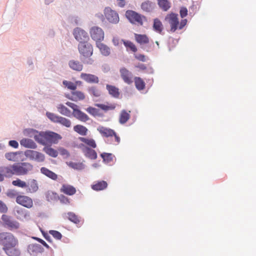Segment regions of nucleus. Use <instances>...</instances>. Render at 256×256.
I'll list each match as a JSON object with an SVG mask.
<instances>
[{"instance_id":"nucleus-1","label":"nucleus","mask_w":256,"mask_h":256,"mask_svg":"<svg viewBox=\"0 0 256 256\" xmlns=\"http://www.w3.org/2000/svg\"><path fill=\"white\" fill-rule=\"evenodd\" d=\"M18 240L12 233L7 232H0V245L8 256H20L21 251L18 248Z\"/></svg>"},{"instance_id":"nucleus-2","label":"nucleus","mask_w":256,"mask_h":256,"mask_svg":"<svg viewBox=\"0 0 256 256\" xmlns=\"http://www.w3.org/2000/svg\"><path fill=\"white\" fill-rule=\"evenodd\" d=\"M164 20L170 25V31L172 32H175L178 29H182L187 24L186 19H182L179 22L178 14L173 12L168 14Z\"/></svg>"},{"instance_id":"nucleus-3","label":"nucleus","mask_w":256,"mask_h":256,"mask_svg":"<svg viewBox=\"0 0 256 256\" xmlns=\"http://www.w3.org/2000/svg\"><path fill=\"white\" fill-rule=\"evenodd\" d=\"M33 166L29 162H18L10 166V172L13 174L20 176L26 174L32 170Z\"/></svg>"},{"instance_id":"nucleus-4","label":"nucleus","mask_w":256,"mask_h":256,"mask_svg":"<svg viewBox=\"0 0 256 256\" xmlns=\"http://www.w3.org/2000/svg\"><path fill=\"white\" fill-rule=\"evenodd\" d=\"M97 130L103 137L111 138L112 144H118L120 142V137L114 130L100 126L97 128Z\"/></svg>"},{"instance_id":"nucleus-5","label":"nucleus","mask_w":256,"mask_h":256,"mask_svg":"<svg viewBox=\"0 0 256 256\" xmlns=\"http://www.w3.org/2000/svg\"><path fill=\"white\" fill-rule=\"evenodd\" d=\"M66 104L72 109V114L76 119L83 122H86L89 120L88 116L79 110L78 106L76 104L68 102H66Z\"/></svg>"},{"instance_id":"nucleus-6","label":"nucleus","mask_w":256,"mask_h":256,"mask_svg":"<svg viewBox=\"0 0 256 256\" xmlns=\"http://www.w3.org/2000/svg\"><path fill=\"white\" fill-rule=\"evenodd\" d=\"M2 220L4 227L11 231L16 230L20 228V223L10 216L3 214L2 216Z\"/></svg>"},{"instance_id":"nucleus-7","label":"nucleus","mask_w":256,"mask_h":256,"mask_svg":"<svg viewBox=\"0 0 256 256\" xmlns=\"http://www.w3.org/2000/svg\"><path fill=\"white\" fill-rule=\"evenodd\" d=\"M46 115L47 117L54 122L60 124L66 128H70L72 126L70 120L67 118L50 112H47Z\"/></svg>"},{"instance_id":"nucleus-8","label":"nucleus","mask_w":256,"mask_h":256,"mask_svg":"<svg viewBox=\"0 0 256 256\" xmlns=\"http://www.w3.org/2000/svg\"><path fill=\"white\" fill-rule=\"evenodd\" d=\"M78 50L80 54L84 58H89L93 54L92 46L88 42L79 43Z\"/></svg>"},{"instance_id":"nucleus-9","label":"nucleus","mask_w":256,"mask_h":256,"mask_svg":"<svg viewBox=\"0 0 256 256\" xmlns=\"http://www.w3.org/2000/svg\"><path fill=\"white\" fill-rule=\"evenodd\" d=\"M104 14L106 19L110 22L114 24L119 22L120 18L118 14L109 7L104 10Z\"/></svg>"},{"instance_id":"nucleus-10","label":"nucleus","mask_w":256,"mask_h":256,"mask_svg":"<svg viewBox=\"0 0 256 256\" xmlns=\"http://www.w3.org/2000/svg\"><path fill=\"white\" fill-rule=\"evenodd\" d=\"M90 33L92 38L96 41V43L100 42L104 40V32L100 28L93 26L90 28Z\"/></svg>"},{"instance_id":"nucleus-11","label":"nucleus","mask_w":256,"mask_h":256,"mask_svg":"<svg viewBox=\"0 0 256 256\" xmlns=\"http://www.w3.org/2000/svg\"><path fill=\"white\" fill-rule=\"evenodd\" d=\"M17 204L28 208H30L33 206V200L32 198L25 195L19 194L16 198Z\"/></svg>"},{"instance_id":"nucleus-12","label":"nucleus","mask_w":256,"mask_h":256,"mask_svg":"<svg viewBox=\"0 0 256 256\" xmlns=\"http://www.w3.org/2000/svg\"><path fill=\"white\" fill-rule=\"evenodd\" d=\"M126 16L131 23L140 25L142 24V19L141 15L136 12L128 10L126 12Z\"/></svg>"},{"instance_id":"nucleus-13","label":"nucleus","mask_w":256,"mask_h":256,"mask_svg":"<svg viewBox=\"0 0 256 256\" xmlns=\"http://www.w3.org/2000/svg\"><path fill=\"white\" fill-rule=\"evenodd\" d=\"M73 34L76 40L78 41L80 43L88 42L89 40L88 33L80 28H76L74 29Z\"/></svg>"},{"instance_id":"nucleus-14","label":"nucleus","mask_w":256,"mask_h":256,"mask_svg":"<svg viewBox=\"0 0 256 256\" xmlns=\"http://www.w3.org/2000/svg\"><path fill=\"white\" fill-rule=\"evenodd\" d=\"M26 156L30 160L38 162H42L44 160V155L38 152L33 150H28L25 152Z\"/></svg>"},{"instance_id":"nucleus-15","label":"nucleus","mask_w":256,"mask_h":256,"mask_svg":"<svg viewBox=\"0 0 256 256\" xmlns=\"http://www.w3.org/2000/svg\"><path fill=\"white\" fill-rule=\"evenodd\" d=\"M66 96L68 99L74 102L83 100L86 98L85 94L82 91L76 90L72 91L70 94H67Z\"/></svg>"},{"instance_id":"nucleus-16","label":"nucleus","mask_w":256,"mask_h":256,"mask_svg":"<svg viewBox=\"0 0 256 256\" xmlns=\"http://www.w3.org/2000/svg\"><path fill=\"white\" fill-rule=\"evenodd\" d=\"M62 138V136L56 132L51 131L46 132V144H56Z\"/></svg>"},{"instance_id":"nucleus-17","label":"nucleus","mask_w":256,"mask_h":256,"mask_svg":"<svg viewBox=\"0 0 256 256\" xmlns=\"http://www.w3.org/2000/svg\"><path fill=\"white\" fill-rule=\"evenodd\" d=\"M120 74L121 78L125 83L128 84L132 83V74L128 69L125 68H122L120 70Z\"/></svg>"},{"instance_id":"nucleus-18","label":"nucleus","mask_w":256,"mask_h":256,"mask_svg":"<svg viewBox=\"0 0 256 256\" xmlns=\"http://www.w3.org/2000/svg\"><path fill=\"white\" fill-rule=\"evenodd\" d=\"M80 78L87 83L98 84L99 82L98 76L91 74L82 72L80 74Z\"/></svg>"},{"instance_id":"nucleus-19","label":"nucleus","mask_w":256,"mask_h":256,"mask_svg":"<svg viewBox=\"0 0 256 256\" xmlns=\"http://www.w3.org/2000/svg\"><path fill=\"white\" fill-rule=\"evenodd\" d=\"M78 148L82 150L84 156L92 160H95L97 158V154L96 151L88 147L84 146L82 144L78 146Z\"/></svg>"},{"instance_id":"nucleus-20","label":"nucleus","mask_w":256,"mask_h":256,"mask_svg":"<svg viewBox=\"0 0 256 256\" xmlns=\"http://www.w3.org/2000/svg\"><path fill=\"white\" fill-rule=\"evenodd\" d=\"M27 251L30 255H33L42 252L44 248L39 244H30L28 246Z\"/></svg>"},{"instance_id":"nucleus-21","label":"nucleus","mask_w":256,"mask_h":256,"mask_svg":"<svg viewBox=\"0 0 256 256\" xmlns=\"http://www.w3.org/2000/svg\"><path fill=\"white\" fill-rule=\"evenodd\" d=\"M60 191L67 195L72 196L76 194V189L71 185L64 184L62 185V186L60 189Z\"/></svg>"},{"instance_id":"nucleus-22","label":"nucleus","mask_w":256,"mask_h":256,"mask_svg":"<svg viewBox=\"0 0 256 256\" xmlns=\"http://www.w3.org/2000/svg\"><path fill=\"white\" fill-rule=\"evenodd\" d=\"M116 104L110 103L106 102V104H96V106H98L101 110H103L104 112H108L110 110H115L116 106Z\"/></svg>"},{"instance_id":"nucleus-23","label":"nucleus","mask_w":256,"mask_h":256,"mask_svg":"<svg viewBox=\"0 0 256 256\" xmlns=\"http://www.w3.org/2000/svg\"><path fill=\"white\" fill-rule=\"evenodd\" d=\"M34 138L36 141L42 145L46 144V132H36Z\"/></svg>"},{"instance_id":"nucleus-24","label":"nucleus","mask_w":256,"mask_h":256,"mask_svg":"<svg viewBox=\"0 0 256 256\" xmlns=\"http://www.w3.org/2000/svg\"><path fill=\"white\" fill-rule=\"evenodd\" d=\"M106 88L108 94L113 98H118L120 97V92L119 89L116 86L110 84L106 85Z\"/></svg>"},{"instance_id":"nucleus-25","label":"nucleus","mask_w":256,"mask_h":256,"mask_svg":"<svg viewBox=\"0 0 256 256\" xmlns=\"http://www.w3.org/2000/svg\"><path fill=\"white\" fill-rule=\"evenodd\" d=\"M68 66L72 70L76 72H81L84 68L80 62L74 60L69 61Z\"/></svg>"},{"instance_id":"nucleus-26","label":"nucleus","mask_w":256,"mask_h":256,"mask_svg":"<svg viewBox=\"0 0 256 256\" xmlns=\"http://www.w3.org/2000/svg\"><path fill=\"white\" fill-rule=\"evenodd\" d=\"M40 170L42 174L52 180H56L58 179V175L46 168L42 167Z\"/></svg>"},{"instance_id":"nucleus-27","label":"nucleus","mask_w":256,"mask_h":256,"mask_svg":"<svg viewBox=\"0 0 256 256\" xmlns=\"http://www.w3.org/2000/svg\"><path fill=\"white\" fill-rule=\"evenodd\" d=\"M108 186V184L106 181H98L94 183L92 186V188L96 191L102 190L106 188Z\"/></svg>"},{"instance_id":"nucleus-28","label":"nucleus","mask_w":256,"mask_h":256,"mask_svg":"<svg viewBox=\"0 0 256 256\" xmlns=\"http://www.w3.org/2000/svg\"><path fill=\"white\" fill-rule=\"evenodd\" d=\"M136 42L140 44H146L149 42V38L146 34H134Z\"/></svg>"},{"instance_id":"nucleus-29","label":"nucleus","mask_w":256,"mask_h":256,"mask_svg":"<svg viewBox=\"0 0 256 256\" xmlns=\"http://www.w3.org/2000/svg\"><path fill=\"white\" fill-rule=\"evenodd\" d=\"M130 111H128V112L124 110H122L119 116V122L121 124H124L126 123L130 118Z\"/></svg>"},{"instance_id":"nucleus-30","label":"nucleus","mask_w":256,"mask_h":256,"mask_svg":"<svg viewBox=\"0 0 256 256\" xmlns=\"http://www.w3.org/2000/svg\"><path fill=\"white\" fill-rule=\"evenodd\" d=\"M88 91L91 96L95 98H99L102 94L101 90L96 86L88 87Z\"/></svg>"},{"instance_id":"nucleus-31","label":"nucleus","mask_w":256,"mask_h":256,"mask_svg":"<svg viewBox=\"0 0 256 256\" xmlns=\"http://www.w3.org/2000/svg\"><path fill=\"white\" fill-rule=\"evenodd\" d=\"M154 6V3L150 0H146L142 3L141 8L144 12H150L153 10Z\"/></svg>"},{"instance_id":"nucleus-32","label":"nucleus","mask_w":256,"mask_h":256,"mask_svg":"<svg viewBox=\"0 0 256 256\" xmlns=\"http://www.w3.org/2000/svg\"><path fill=\"white\" fill-rule=\"evenodd\" d=\"M160 8L164 12L168 11L171 7V2L169 0H157Z\"/></svg>"},{"instance_id":"nucleus-33","label":"nucleus","mask_w":256,"mask_h":256,"mask_svg":"<svg viewBox=\"0 0 256 256\" xmlns=\"http://www.w3.org/2000/svg\"><path fill=\"white\" fill-rule=\"evenodd\" d=\"M96 46L99 48L101 54L104 56H108L110 54V49L106 45L101 43H96Z\"/></svg>"},{"instance_id":"nucleus-34","label":"nucleus","mask_w":256,"mask_h":256,"mask_svg":"<svg viewBox=\"0 0 256 256\" xmlns=\"http://www.w3.org/2000/svg\"><path fill=\"white\" fill-rule=\"evenodd\" d=\"M28 188L26 189L28 193L34 192L38 190V186L36 181L35 180H32L28 182L27 184Z\"/></svg>"},{"instance_id":"nucleus-35","label":"nucleus","mask_w":256,"mask_h":256,"mask_svg":"<svg viewBox=\"0 0 256 256\" xmlns=\"http://www.w3.org/2000/svg\"><path fill=\"white\" fill-rule=\"evenodd\" d=\"M153 29L154 31L160 34H162L164 27L162 22L158 18H155L154 20Z\"/></svg>"},{"instance_id":"nucleus-36","label":"nucleus","mask_w":256,"mask_h":256,"mask_svg":"<svg viewBox=\"0 0 256 256\" xmlns=\"http://www.w3.org/2000/svg\"><path fill=\"white\" fill-rule=\"evenodd\" d=\"M74 132L82 136H86L88 132V128L86 126L81 124H77L74 126Z\"/></svg>"},{"instance_id":"nucleus-37","label":"nucleus","mask_w":256,"mask_h":256,"mask_svg":"<svg viewBox=\"0 0 256 256\" xmlns=\"http://www.w3.org/2000/svg\"><path fill=\"white\" fill-rule=\"evenodd\" d=\"M134 82L135 86L138 90H142L145 88L146 84L141 78L135 77L134 78Z\"/></svg>"},{"instance_id":"nucleus-38","label":"nucleus","mask_w":256,"mask_h":256,"mask_svg":"<svg viewBox=\"0 0 256 256\" xmlns=\"http://www.w3.org/2000/svg\"><path fill=\"white\" fill-rule=\"evenodd\" d=\"M57 109L58 112L62 115L70 116L71 114L70 110L62 104H58Z\"/></svg>"},{"instance_id":"nucleus-39","label":"nucleus","mask_w":256,"mask_h":256,"mask_svg":"<svg viewBox=\"0 0 256 256\" xmlns=\"http://www.w3.org/2000/svg\"><path fill=\"white\" fill-rule=\"evenodd\" d=\"M78 139L80 141L83 142L86 144L88 145V146L92 148H96V144L94 140L92 138H88L84 137H80Z\"/></svg>"},{"instance_id":"nucleus-40","label":"nucleus","mask_w":256,"mask_h":256,"mask_svg":"<svg viewBox=\"0 0 256 256\" xmlns=\"http://www.w3.org/2000/svg\"><path fill=\"white\" fill-rule=\"evenodd\" d=\"M123 42L124 46H126V50H130L134 52H136L137 51V48L135 44L130 41L124 40H121Z\"/></svg>"},{"instance_id":"nucleus-41","label":"nucleus","mask_w":256,"mask_h":256,"mask_svg":"<svg viewBox=\"0 0 256 256\" xmlns=\"http://www.w3.org/2000/svg\"><path fill=\"white\" fill-rule=\"evenodd\" d=\"M67 164L70 167L76 170H82L84 168V165L82 162H67Z\"/></svg>"},{"instance_id":"nucleus-42","label":"nucleus","mask_w":256,"mask_h":256,"mask_svg":"<svg viewBox=\"0 0 256 256\" xmlns=\"http://www.w3.org/2000/svg\"><path fill=\"white\" fill-rule=\"evenodd\" d=\"M44 152L50 156L56 158L58 156V152L56 150L51 147H46L44 148Z\"/></svg>"},{"instance_id":"nucleus-43","label":"nucleus","mask_w":256,"mask_h":256,"mask_svg":"<svg viewBox=\"0 0 256 256\" xmlns=\"http://www.w3.org/2000/svg\"><path fill=\"white\" fill-rule=\"evenodd\" d=\"M63 85L68 90L74 91L76 90V84L71 81L64 80L62 82Z\"/></svg>"},{"instance_id":"nucleus-44","label":"nucleus","mask_w":256,"mask_h":256,"mask_svg":"<svg viewBox=\"0 0 256 256\" xmlns=\"http://www.w3.org/2000/svg\"><path fill=\"white\" fill-rule=\"evenodd\" d=\"M68 219L74 224H78L80 222L78 217L74 213L69 212L67 214Z\"/></svg>"},{"instance_id":"nucleus-45","label":"nucleus","mask_w":256,"mask_h":256,"mask_svg":"<svg viewBox=\"0 0 256 256\" xmlns=\"http://www.w3.org/2000/svg\"><path fill=\"white\" fill-rule=\"evenodd\" d=\"M20 144L26 148H33L35 145L34 143L30 140L24 138L21 140Z\"/></svg>"},{"instance_id":"nucleus-46","label":"nucleus","mask_w":256,"mask_h":256,"mask_svg":"<svg viewBox=\"0 0 256 256\" xmlns=\"http://www.w3.org/2000/svg\"><path fill=\"white\" fill-rule=\"evenodd\" d=\"M12 184L14 186L22 188H25L27 187L26 183L20 180V179H16V180H13Z\"/></svg>"},{"instance_id":"nucleus-47","label":"nucleus","mask_w":256,"mask_h":256,"mask_svg":"<svg viewBox=\"0 0 256 256\" xmlns=\"http://www.w3.org/2000/svg\"><path fill=\"white\" fill-rule=\"evenodd\" d=\"M101 156L104 160L106 162H110L112 160V154L108 153H102L101 154Z\"/></svg>"},{"instance_id":"nucleus-48","label":"nucleus","mask_w":256,"mask_h":256,"mask_svg":"<svg viewBox=\"0 0 256 256\" xmlns=\"http://www.w3.org/2000/svg\"><path fill=\"white\" fill-rule=\"evenodd\" d=\"M17 154V152H8L5 154V157L7 160H9L15 161Z\"/></svg>"},{"instance_id":"nucleus-49","label":"nucleus","mask_w":256,"mask_h":256,"mask_svg":"<svg viewBox=\"0 0 256 256\" xmlns=\"http://www.w3.org/2000/svg\"><path fill=\"white\" fill-rule=\"evenodd\" d=\"M49 233L56 240H60L62 238V234L58 231L54 230H50L49 231Z\"/></svg>"},{"instance_id":"nucleus-50","label":"nucleus","mask_w":256,"mask_h":256,"mask_svg":"<svg viewBox=\"0 0 256 256\" xmlns=\"http://www.w3.org/2000/svg\"><path fill=\"white\" fill-rule=\"evenodd\" d=\"M86 110L90 114L96 116L98 114V110L96 109V108L89 106L86 109Z\"/></svg>"},{"instance_id":"nucleus-51","label":"nucleus","mask_w":256,"mask_h":256,"mask_svg":"<svg viewBox=\"0 0 256 256\" xmlns=\"http://www.w3.org/2000/svg\"><path fill=\"white\" fill-rule=\"evenodd\" d=\"M59 200L62 204H68L70 203L69 198L64 195H61L59 197Z\"/></svg>"},{"instance_id":"nucleus-52","label":"nucleus","mask_w":256,"mask_h":256,"mask_svg":"<svg viewBox=\"0 0 256 256\" xmlns=\"http://www.w3.org/2000/svg\"><path fill=\"white\" fill-rule=\"evenodd\" d=\"M58 151L59 152L60 154L62 156H70L68 152L63 148H58Z\"/></svg>"},{"instance_id":"nucleus-53","label":"nucleus","mask_w":256,"mask_h":256,"mask_svg":"<svg viewBox=\"0 0 256 256\" xmlns=\"http://www.w3.org/2000/svg\"><path fill=\"white\" fill-rule=\"evenodd\" d=\"M180 16L182 18L186 17L188 15V10L186 8H182L180 10Z\"/></svg>"},{"instance_id":"nucleus-54","label":"nucleus","mask_w":256,"mask_h":256,"mask_svg":"<svg viewBox=\"0 0 256 256\" xmlns=\"http://www.w3.org/2000/svg\"><path fill=\"white\" fill-rule=\"evenodd\" d=\"M8 210L6 205L0 200V212H6Z\"/></svg>"},{"instance_id":"nucleus-55","label":"nucleus","mask_w":256,"mask_h":256,"mask_svg":"<svg viewBox=\"0 0 256 256\" xmlns=\"http://www.w3.org/2000/svg\"><path fill=\"white\" fill-rule=\"evenodd\" d=\"M32 238H34V240L38 241L39 242L42 244L44 246H45L47 248H49L48 245L44 240H42V239L40 238H37V237H32Z\"/></svg>"},{"instance_id":"nucleus-56","label":"nucleus","mask_w":256,"mask_h":256,"mask_svg":"<svg viewBox=\"0 0 256 256\" xmlns=\"http://www.w3.org/2000/svg\"><path fill=\"white\" fill-rule=\"evenodd\" d=\"M135 58L140 61L145 62L146 60V56L144 54H138L135 56Z\"/></svg>"},{"instance_id":"nucleus-57","label":"nucleus","mask_w":256,"mask_h":256,"mask_svg":"<svg viewBox=\"0 0 256 256\" xmlns=\"http://www.w3.org/2000/svg\"><path fill=\"white\" fill-rule=\"evenodd\" d=\"M9 145L11 146L12 147H13L14 148H18V142L14 140H10L8 142Z\"/></svg>"},{"instance_id":"nucleus-58","label":"nucleus","mask_w":256,"mask_h":256,"mask_svg":"<svg viewBox=\"0 0 256 256\" xmlns=\"http://www.w3.org/2000/svg\"><path fill=\"white\" fill-rule=\"evenodd\" d=\"M18 195V194H17V193L14 192H10L7 194V196L10 198H14L15 196L16 197V196Z\"/></svg>"},{"instance_id":"nucleus-59","label":"nucleus","mask_w":256,"mask_h":256,"mask_svg":"<svg viewBox=\"0 0 256 256\" xmlns=\"http://www.w3.org/2000/svg\"><path fill=\"white\" fill-rule=\"evenodd\" d=\"M112 42L116 46H118L120 44V40L118 38H114L112 39Z\"/></svg>"},{"instance_id":"nucleus-60","label":"nucleus","mask_w":256,"mask_h":256,"mask_svg":"<svg viewBox=\"0 0 256 256\" xmlns=\"http://www.w3.org/2000/svg\"><path fill=\"white\" fill-rule=\"evenodd\" d=\"M118 4L120 7H124L125 5V0H117Z\"/></svg>"},{"instance_id":"nucleus-61","label":"nucleus","mask_w":256,"mask_h":256,"mask_svg":"<svg viewBox=\"0 0 256 256\" xmlns=\"http://www.w3.org/2000/svg\"><path fill=\"white\" fill-rule=\"evenodd\" d=\"M136 67L142 70H146V66L144 64H138Z\"/></svg>"},{"instance_id":"nucleus-62","label":"nucleus","mask_w":256,"mask_h":256,"mask_svg":"<svg viewBox=\"0 0 256 256\" xmlns=\"http://www.w3.org/2000/svg\"><path fill=\"white\" fill-rule=\"evenodd\" d=\"M44 237L48 241L51 242L50 236H48V234H44Z\"/></svg>"},{"instance_id":"nucleus-63","label":"nucleus","mask_w":256,"mask_h":256,"mask_svg":"<svg viewBox=\"0 0 256 256\" xmlns=\"http://www.w3.org/2000/svg\"><path fill=\"white\" fill-rule=\"evenodd\" d=\"M74 83L76 84V88H77L78 86H81L82 84V82L80 80H77Z\"/></svg>"},{"instance_id":"nucleus-64","label":"nucleus","mask_w":256,"mask_h":256,"mask_svg":"<svg viewBox=\"0 0 256 256\" xmlns=\"http://www.w3.org/2000/svg\"><path fill=\"white\" fill-rule=\"evenodd\" d=\"M16 212H17V213H18V214H20L21 212H23V210H22V209H20V210H18L16 211Z\"/></svg>"}]
</instances>
